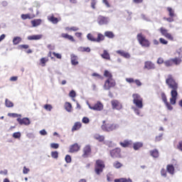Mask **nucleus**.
Returning <instances> with one entry per match:
<instances>
[{"label":"nucleus","instance_id":"obj_24","mask_svg":"<svg viewBox=\"0 0 182 182\" xmlns=\"http://www.w3.org/2000/svg\"><path fill=\"white\" fill-rule=\"evenodd\" d=\"M172 62L173 65H176V66H178V65L181 64L182 59L181 58L176 57L174 58H172Z\"/></svg>","mask_w":182,"mask_h":182},{"label":"nucleus","instance_id":"obj_36","mask_svg":"<svg viewBox=\"0 0 182 182\" xmlns=\"http://www.w3.org/2000/svg\"><path fill=\"white\" fill-rule=\"evenodd\" d=\"M65 109L67 112H72V104L70 102H65Z\"/></svg>","mask_w":182,"mask_h":182},{"label":"nucleus","instance_id":"obj_47","mask_svg":"<svg viewBox=\"0 0 182 182\" xmlns=\"http://www.w3.org/2000/svg\"><path fill=\"white\" fill-rule=\"evenodd\" d=\"M14 139H21V132H14L13 134Z\"/></svg>","mask_w":182,"mask_h":182},{"label":"nucleus","instance_id":"obj_23","mask_svg":"<svg viewBox=\"0 0 182 182\" xmlns=\"http://www.w3.org/2000/svg\"><path fill=\"white\" fill-rule=\"evenodd\" d=\"M101 57L102 59H105L106 60H110V54L107 52V50H103V53L101 54Z\"/></svg>","mask_w":182,"mask_h":182},{"label":"nucleus","instance_id":"obj_1","mask_svg":"<svg viewBox=\"0 0 182 182\" xmlns=\"http://www.w3.org/2000/svg\"><path fill=\"white\" fill-rule=\"evenodd\" d=\"M166 84L168 87V89L171 90L170 103L167 101V96L166 95V93L161 92V97L168 110H173V106H171V105H176V103H177V97L178 96V92H177V90H178V82L176 81L173 75L169 74L166 79Z\"/></svg>","mask_w":182,"mask_h":182},{"label":"nucleus","instance_id":"obj_6","mask_svg":"<svg viewBox=\"0 0 182 182\" xmlns=\"http://www.w3.org/2000/svg\"><path fill=\"white\" fill-rule=\"evenodd\" d=\"M133 103L138 109H143V98L139 94H133Z\"/></svg>","mask_w":182,"mask_h":182},{"label":"nucleus","instance_id":"obj_12","mask_svg":"<svg viewBox=\"0 0 182 182\" xmlns=\"http://www.w3.org/2000/svg\"><path fill=\"white\" fill-rule=\"evenodd\" d=\"M111 105L112 106V109L115 110H121V109L123 107L122 103H120V102H119L117 100H112Z\"/></svg>","mask_w":182,"mask_h":182},{"label":"nucleus","instance_id":"obj_59","mask_svg":"<svg viewBox=\"0 0 182 182\" xmlns=\"http://www.w3.org/2000/svg\"><path fill=\"white\" fill-rule=\"evenodd\" d=\"M92 76H94L95 77H98V79H103V77L98 73H94L92 74Z\"/></svg>","mask_w":182,"mask_h":182},{"label":"nucleus","instance_id":"obj_18","mask_svg":"<svg viewBox=\"0 0 182 182\" xmlns=\"http://www.w3.org/2000/svg\"><path fill=\"white\" fill-rule=\"evenodd\" d=\"M48 21H49V22H51L52 23L56 24L60 20L59 18L55 17V15L51 14V15L48 16Z\"/></svg>","mask_w":182,"mask_h":182},{"label":"nucleus","instance_id":"obj_33","mask_svg":"<svg viewBox=\"0 0 182 182\" xmlns=\"http://www.w3.org/2000/svg\"><path fill=\"white\" fill-rule=\"evenodd\" d=\"M166 11H168L169 16L176 17V13L171 7H167Z\"/></svg>","mask_w":182,"mask_h":182},{"label":"nucleus","instance_id":"obj_53","mask_svg":"<svg viewBox=\"0 0 182 182\" xmlns=\"http://www.w3.org/2000/svg\"><path fill=\"white\" fill-rule=\"evenodd\" d=\"M82 123L87 124V123H89V122H90V120L89 119V118L84 117L82 119Z\"/></svg>","mask_w":182,"mask_h":182},{"label":"nucleus","instance_id":"obj_56","mask_svg":"<svg viewBox=\"0 0 182 182\" xmlns=\"http://www.w3.org/2000/svg\"><path fill=\"white\" fill-rule=\"evenodd\" d=\"M158 65H163L164 63V59L163 58H159L157 60Z\"/></svg>","mask_w":182,"mask_h":182},{"label":"nucleus","instance_id":"obj_51","mask_svg":"<svg viewBox=\"0 0 182 182\" xmlns=\"http://www.w3.org/2000/svg\"><path fill=\"white\" fill-rule=\"evenodd\" d=\"M53 56H55V58H56L57 59H62V55L58 53H53Z\"/></svg>","mask_w":182,"mask_h":182},{"label":"nucleus","instance_id":"obj_26","mask_svg":"<svg viewBox=\"0 0 182 182\" xmlns=\"http://www.w3.org/2000/svg\"><path fill=\"white\" fill-rule=\"evenodd\" d=\"M143 147L142 142H134L133 144V149L134 150H140Z\"/></svg>","mask_w":182,"mask_h":182},{"label":"nucleus","instance_id":"obj_46","mask_svg":"<svg viewBox=\"0 0 182 182\" xmlns=\"http://www.w3.org/2000/svg\"><path fill=\"white\" fill-rule=\"evenodd\" d=\"M96 4H97V0H91V8L92 9H96Z\"/></svg>","mask_w":182,"mask_h":182},{"label":"nucleus","instance_id":"obj_5","mask_svg":"<svg viewBox=\"0 0 182 182\" xmlns=\"http://www.w3.org/2000/svg\"><path fill=\"white\" fill-rule=\"evenodd\" d=\"M106 167L105 161L98 159L95 161V172L97 176H100L101 173H103L104 168Z\"/></svg>","mask_w":182,"mask_h":182},{"label":"nucleus","instance_id":"obj_48","mask_svg":"<svg viewBox=\"0 0 182 182\" xmlns=\"http://www.w3.org/2000/svg\"><path fill=\"white\" fill-rule=\"evenodd\" d=\"M161 175L163 176V177H167V171H166V169L164 168H163L161 170Z\"/></svg>","mask_w":182,"mask_h":182},{"label":"nucleus","instance_id":"obj_37","mask_svg":"<svg viewBox=\"0 0 182 182\" xmlns=\"http://www.w3.org/2000/svg\"><path fill=\"white\" fill-rule=\"evenodd\" d=\"M113 167H114V168H121V167H123V164L119 161H116L113 163Z\"/></svg>","mask_w":182,"mask_h":182},{"label":"nucleus","instance_id":"obj_14","mask_svg":"<svg viewBox=\"0 0 182 182\" xmlns=\"http://www.w3.org/2000/svg\"><path fill=\"white\" fill-rule=\"evenodd\" d=\"M80 150V146L77 143L70 146L69 153H76Z\"/></svg>","mask_w":182,"mask_h":182},{"label":"nucleus","instance_id":"obj_13","mask_svg":"<svg viewBox=\"0 0 182 182\" xmlns=\"http://www.w3.org/2000/svg\"><path fill=\"white\" fill-rule=\"evenodd\" d=\"M97 23L99 25H107V23H109V18L103 16H99L97 17Z\"/></svg>","mask_w":182,"mask_h":182},{"label":"nucleus","instance_id":"obj_35","mask_svg":"<svg viewBox=\"0 0 182 182\" xmlns=\"http://www.w3.org/2000/svg\"><path fill=\"white\" fill-rule=\"evenodd\" d=\"M104 76L107 77V79H113V75H112L111 73L107 70H105Z\"/></svg>","mask_w":182,"mask_h":182},{"label":"nucleus","instance_id":"obj_61","mask_svg":"<svg viewBox=\"0 0 182 182\" xmlns=\"http://www.w3.org/2000/svg\"><path fill=\"white\" fill-rule=\"evenodd\" d=\"M30 170L29 168H26V166H24L23 168V174H28L29 173Z\"/></svg>","mask_w":182,"mask_h":182},{"label":"nucleus","instance_id":"obj_63","mask_svg":"<svg viewBox=\"0 0 182 182\" xmlns=\"http://www.w3.org/2000/svg\"><path fill=\"white\" fill-rule=\"evenodd\" d=\"M102 2L105 4V5L107 6V8H110V4L109 3V1L102 0Z\"/></svg>","mask_w":182,"mask_h":182},{"label":"nucleus","instance_id":"obj_29","mask_svg":"<svg viewBox=\"0 0 182 182\" xmlns=\"http://www.w3.org/2000/svg\"><path fill=\"white\" fill-rule=\"evenodd\" d=\"M166 170L169 174H174V166L173 164H168L166 166Z\"/></svg>","mask_w":182,"mask_h":182},{"label":"nucleus","instance_id":"obj_34","mask_svg":"<svg viewBox=\"0 0 182 182\" xmlns=\"http://www.w3.org/2000/svg\"><path fill=\"white\" fill-rule=\"evenodd\" d=\"M21 42H22V38L21 37H14L13 39L14 45H18V43H21Z\"/></svg>","mask_w":182,"mask_h":182},{"label":"nucleus","instance_id":"obj_4","mask_svg":"<svg viewBox=\"0 0 182 182\" xmlns=\"http://www.w3.org/2000/svg\"><path fill=\"white\" fill-rule=\"evenodd\" d=\"M136 39L140 45H141L144 48H149L150 47V41L149 39L146 38V36L143 35V33H139L136 36Z\"/></svg>","mask_w":182,"mask_h":182},{"label":"nucleus","instance_id":"obj_7","mask_svg":"<svg viewBox=\"0 0 182 182\" xmlns=\"http://www.w3.org/2000/svg\"><path fill=\"white\" fill-rule=\"evenodd\" d=\"M159 32L161 33L162 36H164L168 41L174 42V36L171 33H168V30L166 29L164 27H161L159 28Z\"/></svg>","mask_w":182,"mask_h":182},{"label":"nucleus","instance_id":"obj_62","mask_svg":"<svg viewBox=\"0 0 182 182\" xmlns=\"http://www.w3.org/2000/svg\"><path fill=\"white\" fill-rule=\"evenodd\" d=\"M8 116L9 117H18V116H19L18 114L16 113H9Z\"/></svg>","mask_w":182,"mask_h":182},{"label":"nucleus","instance_id":"obj_27","mask_svg":"<svg viewBox=\"0 0 182 182\" xmlns=\"http://www.w3.org/2000/svg\"><path fill=\"white\" fill-rule=\"evenodd\" d=\"M151 157H154V159H157L159 156V150L157 149H153L149 151Z\"/></svg>","mask_w":182,"mask_h":182},{"label":"nucleus","instance_id":"obj_64","mask_svg":"<svg viewBox=\"0 0 182 182\" xmlns=\"http://www.w3.org/2000/svg\"><path fill=\"white\" fill-rule=\"evenodd\" d=\"M162 138H163V134L159 135L158 136H156L155 141H161Z\"/></svg>","mask_w":182,"mask_h":182},{"label":"nucleus","instance_id":"obj_2","mask_svg":"<svg viewBox=\"0 0 182 182\" xmlns=\"http://www.w3.org/2000/svg\"><path fill=\"white\" fill-rule=\"evenodd\" d=\"M87 38L88 41L91 42H97V43H100V42H103L105 41V35L102 33H90L87 35Z\"/></svg>","mask_w":182,"mask_h":182},{"label":"nucleus","instance_id":"obj_52","mask_svg":"<svg viewBox=\"0 0 182 182\" xmlns=\"http://www.w3.org/2000/svg\"><path fill=\"white\" fill-rule=\"evenodd\" d=\"M134 83L136 84V85L138 87H140V86H141V82L140 81V80H134Z\"/></svg>","mask_w":182,"mask_h":182},{"label":"nucleus","instance_id":"obj_28","mask_svg":"<svg viewBox=\"0 0 182 182\" xmlns=\"http://www.w3.org/2000/svg\"><path fill=\"white\" fill-rule=\"evenodd\" d=\"M61 36L64 38V39H68V41H70L71 42H75V38H73V36L68 33H62Z\"/></svg>","mask_w":182,"mask_h":182},{"label":"nucleus","instance_id":"obj_40","mask_svg":"<svg viewBox=\"0 0 182 182\" xmlns=\"http://www.w3.org/2000/svg\"><path fill=\"white\" fill-rule=\"evenodd\" d=\"M80 50L81 52H87V53H89V52H90V48H89V47H80Z\"/></svg>","mask_w":182,"mask_h":182},{"label":"nucleus","instance_id":"obj_11","mask_svg":"<svg viewBox=\"0 0 182 182\" xmlns=\"http://www.w3.org/2000/svg\"><path fill=\"white\" fill-rule=\"evenodd\" d=\"M89 108L91 110H95L96 112H102L103 110V104L100 101H97L94 105H89Z\"/></svg>","mask_w":182,"mask_h":182},{"label":"nucleus","instance_id":"obj_9","mask_svg":"<svg viewBox=\"0 0 182 182\" xmlns=\"http://www.w3.org/2000/svg\"><path fill=\"white\" fill-rule=\"evenodd\" d=\"M110 156L112 159H122V149L115 148L110 151Z\"/></svg>","mask_w":182,"mask_h":182},{"label":"nucleus","instance_id":"obj_30","mask_svg":"<svg viewBox=\"0 0 182 182\" xmlns=\"http://www.w3.org/2000/svg\"><path fill=\"white\" fill-rule=\"evenodd\" d=\"M41 23H42L41 19H34L31 21V24H32V26L33 27L39 26V25H41Z\"/></svg>","mask_w":182,"mask_h":182},{"label":"nucleus","instance_id":"obj_3","mask_svg":"<svg viewBox=\"0 0 182 182\" xmlns=\"http://www.w3.org/2000/svg\"><path fill=\"white\" fill-rule=\"evenodd\" d=\"M119 126L117 124L110 122V121H103L102 125L101 126L102 130L103 132H113V130H116Z\"/></svg>","mask_w":182,"mask_h":182},{"label":"nucleus","instance_id":"obj_49","mask_svg":"<svg viewBox=\"0 0 182 182\" xmlns=\"http://www.w3.org/2000/svg\"><path fill=\"white\" fill-rule=\"evenodd\" d=\"M65 160L66 163H72V157L70 155H66Z\"/></svg>","mask_w":182,"mask_h":182},{"label":"nucleus","instance_id":"obj_43","mask_svg":"<svg viewBox=\"0 0 182 182\" xmlns=\"http://www.w3.org/2000/svg\"><path fill=\"white\" fill-rule=\"evenodd\" d=\"M164 21H167V22L171 23V22H174V17H164Z\"/></svg>","mask_w":182,"mask_h":182},{"label":"nucleus","instance_id":"obj_15","mask_svg":"<svg viewBox=\"0 0 182 182\" xmlns=\"http://www.w3.org/2000/svg\"><path fill=\"white\" fill-rule=\"evenodd\" d=\"M144 69H147L148 70L156 69V65L151 61H146L144 63Z\"/></svg>","mask_w":182,"mask_h":182},{"label":"nucleus","instance_id":"obj_10","mask_svg":"<svg viewBox=\"0 0 182 182\" xmlns=\"http://www.w3.org/2000/svg\"><path fill=\"white\" fill-rule=\"evenodd\" d=\"M92 154V146L90 145H85L82 149V157L83 159H87L89 156Z\"/></svg>","mask_w":182,"mask_h":182},{"label":"nucleus","instance_id":"obj_17","mask_svg":"<svg viewBox=\"0 0 182 182\" xmlns=\"http://www.w3.org/2000/svg\"><path fill=\"white\" fill-rule=\"evenodd\" d=\"M116 53L120 56H122V58H125V59H130V54L123 50H118Z\"/></svg>","mask_w":182,"mask_h":182},{"label":"nucleus","instance_id":"obj_31","mask_svg":"<svg viewBox=\"0 0 182 182\" xmlns=\"http://www.w3.org/2000/svg\"><path fill=\"white\" fill-rule=\"evenodd\" d=\"M82 127L81 122H75L72 128V132H76V130H79Z\"/></svg>","mask_w":182,"mask_h":182},{"label":"nucleus","instance_id":"obj_20","mask_svg":"<svg viewBox=\"0 0 182 182\" xmlns=\"http://www.w3.org/2000/svg\"><path fill=\"white\" fill-rule=\"evenodd\" d=\"M42 34L28 36L27 37L28 41H39L42 39Z\"/></svg>","mask_w":182,"mask_h":182},{"label":"nucleus","instance_id":"obj_44","mask_svg":"<svg viewBox=\"0 0 182 182\" xmlns=\"http://www.w3.org/2000/svg\"><path fill=\"white\" fill-rule=\"evenodd\" d=\"M18 49H29V45L28 44H21L18 46Z\"/></svg>","mask_w":182,"mask_h":182},{"label":"nucleus","instance_id":"obj_25","mask_svg":"<svg viewBox=\"0 0 182 182\" xmlns=\"http://www.w3.org/2000/svg\"><path fill=\"white\" fill-rule=\"evenodd\" d=\"M49 62V58H42L40 59L39 65L40 66H42L43 68H45L46 66V63Z\"/></svg>","mask_w":182,"mask_h":182},{"label":"nucleus","instance_id":"obj_38","mask_svg":"<svg viewBox=\"0 0 182 182\" xmlns=\"http://www.w3.org/2000/svg\"><path fill=\"white\" fill-rule=\"evenodd\" d=\"M164 65L165 66H166V68H170V66H173V59L171 58L169 60H167L164 62Z\"/></svg>","mask_w":182,"mask_h":182},{"label":"nucleus","instance_id":"obj_41","mask_svg":"<svg viewBox=\"0 0 182 182\" xmlns=\"http://www.w3.org/2000/svg\"><path fill=\"white\" fill-rule=\"evenodd\" d=\"M21 17L23 21L26 19H31V14H21Z\"/></svg>","mask_w":182,"mask_h":182},{"label":"nucleus","instance_id":"obj_50","mask_svg":"<svg viewBox=\"0 0 182 182\" xmlns=\"http://www.w3.org/2000/svg\"><path fill=\"white\" fill-rule=\"evenodd\" d=\"M78 29H79V28H77L76 26H73L71 28H66L67 31H73V32L77 31Z\"/></svg>","mask_w":182,"mask_h":182},{"label":"nucleus","instance_id":"obj_60","mask_svg":"<svg viewBox=\"0 0 182 182\" xmlns=\"http://www.w3.org/2000/svg\"><path fill=\"white\" fill-rule=\"evenodd\" d=\"M44 109H46V110L51 111L52 110V105H44Z\"/></svg>","mask_w":182,"mask_h":182},{"label":"nucleus","instance_id":"obj_19","mask_svg":"<svg viewBox=\"0 0 182 182\" xmlns=\"http://www.w3.org/2000/svg\"><path fill=\"white\" fill-rule=\"evenodd\" d=\"M71 58V64L73 66H76L77 65H79L78 58L77 55H75V54H72L70 55Z\"/></svg>","mask_w":182,"mask_h":182},{"label":"nucleus","instance_id":"obj_55","mask_svg":"<svg viewBox=\"0 0 182 182\" xmlns=\"http://www.w3.org/2000/svg\"><path fill=\"white\" fill-rule=\"evenodd\" d=\"M69 97H76V92H75V90H72L70 92Z\"/></svg>","mask_w":182,"mask_h":182},{"label":"nucleus","instance_id":"obj_16","mask_svg":"<svg viewBox=\"0 0 182 182\" xmlns=\"http://www.w3.org/2000/svg\"><path fill=\"white\" fill-rule=\"evenodd\" d=\"M17 122L21 125L24 124L25 126H29V124H31V120H29V118H18Z\"/></svg>","mask_w":182,"mask_h":182},{"label":"nucleus","instance_id":"obj_8","mask_svg":"<svg viewBox=\"0 0 182 182\" xmlns=\"http://www.w3.org/2000/svg\"><path fill=\"white\" fill-rule=\"evenodd\" d=\"M116 86V80L114 79H107L105 82L103 88L105 90H110L112 87H114Z\"/></svg>","mask_w":182,"mask_h":182},{"label":"nucleus","instance_id":"obj_42","mask_svg":"<svg viewBox=\"0 0 182 182\" xmlns=\"http://www.w3.org/2000/svg\"><path fill=\"white\" fill-rule=\"evenodd\" d=\"M51 157H53V159H58L59 157V153H58L56 151H52Z\"/></svg>","mask_w":182,"mask_h":182},{"label":"nucleus","instance_id":"obj_45","mask_svg":"<svg viewBox=\"0 0 182 182\" xmlns=\"http://www.w3.org/2000/svg\"><path fill=\"white\" fill-rule=\"evenodd\" d=\"M159 42L162 45H167L168 43V41L167 40H166L165 38H159Z\"/></svg>","mask_w":182,"mask_h":182},{"label":"nucleus","instance_id":"obj_39","mask_svg":"<svg viewBox=\"0 0 182 182\" xmlns=\"http://www.w3.org/2000/svg\"><path fill=\"white\" fill-rule=\"evenodd\" d=\"M5 105L6 107H14V103L8 99H6Z\"/></svg>","mask_w":182,"mask_h":182},{"label":"nucleus","instance_id":"obj_58","mask_svg":"<svg viewBox=\"0 0 182 182\" xmlns=\"http://www.w3.org/2000/svg\"><path fill=\"white\" fill-rule=\"evenodd\" d=\"M51 149H59V144L53 143L50 144Z\"/></svg>","mask_w":182,"mask_h":182},{"label":"nucleus","instance_id":"obj_32","mask_svg":"<svg viewBox=\"0 0 182 182\" xmlns=\"http://www.w3.org/2000/svg\"><path fill=\"white\" fill-rule=\"evenodd\" d=\"M104 36L109 38V39H113V38H114V33H113V31H105Z\"/></svg>","mask_w":182,"mask_h":182},{"label":"nucleus","instance_id":"obj_21","mask_svg":"<svg viewBox=\"0 0 182 182\" xmlns=\"http://www.w3.org/2000/svg\"><path fill=\"white\" fill-rule=\"evenodd\" d=\"M120 146H122V147H132V146H133V141H129V140H124L123 142H120L119 143Z\"/></svg>","mask_w":182,"mask_h":182},{"label":"nucleus","instance_id":"obj_57","mask_svg":"<svg viewBox=\"0 0 182 182\" xmlns=\"http://www.w3.org/2000/svg\"><path fill=\"white\" fill-rule=\"evenodd\" d=\"M178 150H180V151H182V141H179L177 145Z\"/></svg>","mask_w":182,"mask_h":182},{"label":"nucleus","instance_id":"obj_54","mask_svg":"<svg viewBox=\"0 0 182 182\" xmlns=\"http://www.w3.org/2000/svg\"><path fill=\"white\" fill-rule=\"evenodd\" d=\"M126 82H127V83H134V79L132 78V77H129V78H126L125 79Z\"/></svg>","mask_w":182,"mask_h":182},{"label":"nucleus","instance_id":"obj_22","mask_svg":"<svg viewBox=\"0 0 182 182\" xmlns=\"http://www.w3.org/2000/svg\"><path fill=\"white\" fill-rule=\"evenodd\" d=\"M94 139L95 140H97V141H100L102 143V141H105V136L100 135L99 134H95L93 136Z\"/></svg>","mask_w":182,"mask_h":182}]
</instances>
